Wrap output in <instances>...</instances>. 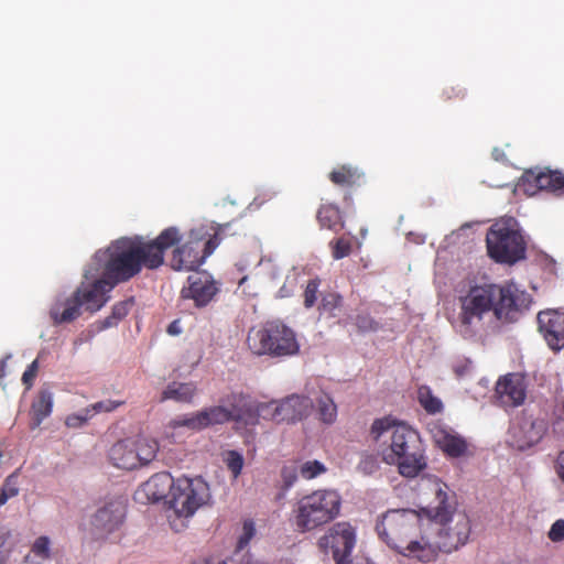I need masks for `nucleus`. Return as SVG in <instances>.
Returning <instances> with one entry per match:
<instances>
[{
	"label": "nucleus",
	"mask_w": 564,
	"mask_h": 564,
	"mask_svg": "<svg viewBox=\"0 0 564 564\" xmlns=\"http://www.w3.org/2000/svg\"><path fill=\"white\" fill-rule=\"evenodd\" d=\"M355 542V530L348 522L335 523L319 540L322 546L332 550L336 564H350V554Z\"/></svg>",
	"instance_id": "nucleus-13"
},
{
	"label": "nucleus",
	"mask_w": 564,
	"mask_h": 564,
	"mask_svg": "<svg viewBox=\"0 0 564 564\" xmlns=\"http://www.w3.org/2000/svg\"><path fill=\"white\" fill-rule=\"evenodd\" d=\"M230 422L227 410L219 405L205 408L191 414H184L173 419L169 426L171 429L186 427L191 431H202L212 425Z\"/></svg>",
	"instance_id": "nucleus-15"
},
{
	"label": "nucleus",
	"mask_w": 564,
	"mask_h": 564,
	"mask_svg": "<svg viewBox=\"0 0 564 564\" xmlns=\"http://www.w3.org/2000/svg\"><path fill=\"white\" fill-rule=\"evenodd\" d=\"M538 329L547 346L560 351L564 348V312L558 310H544L536 316Z\"/></svg>",
	"instance_id": "nucleus-17"
},
{
	"label": "nucleus",
	"mask_w": 564,
	"mask_h": 564,
	"mask_svg": "<svg viewBox=\"0 0 564 564\" xmlns=\"http://www.w3.org/2000/svg\"><path fill=\"white\" fill-rule=\"evenodd\" d=\"M135 458L139 460V467L151 463L158 454L159 444L155 440L139 437L133 440Z\"/></svg>",
	"instance_id": "nucleus-29"
},
{
	"label": "nucleus",
	"mask_w": 564,
	"mask_h": 564,
	"mask_svg": "<svg viewBox=\"0 0 564 564\" xmlns=\"http://www.w3.org/2000/svg\"><path fill=\"white\" fill-rule=\"evenodd\" d=\"M519 185L528 195H534L539 191H546L555 194L556 196H563L564 173L552 170H529L521 176Z\"/></svg>",
	"instance_id": "nucleus-14"
},
{
	"label": "nucleus",
	"mask_w": 564,
	"mask_h": 564,
	"mask_svg": "<svg viewBox=\"0 0 564 564\" xmlns=\"http://www.w3.org/2000/svg\"><path fill=\"white\" fill-rule=\"evenodd\" d=\"M435 441L437 446L449 457L463 456L468 447L463 436L445 430H440L435 434Z\"/></svg>",
	"instance_id": "nucleus-23"
},
{
	"label": "nucleus",
	"mask_w": 564,
	"mask_h": 564,
	"mask_svg": "<svg viewBox=\"0 0 564 564\" xmlns=\"http://www.w3.org/2000/svg\"><path fill=\"white\" fill-rule=\"evenodd\" d=\"M380 455L386 464L395 466L405 478H415L427 467L420 434L405 424L394 426L390 443L381 449Z\"/></svg>",
	"instance_id": "nucleus-5"
},
{
	"label": "nucleus",
	"mask_w": 564,
	"mask_h": 564,
	"mask_svg": "<svg viewBox=\"0 0 564 564\" xmlns=\"http://www.w3.org/2000/svg\"><path fill=\"white\" fill-rule=\"evenodd\" d=\"M207 564V563H206Z\"/></svg>",
	"instance_id": "nucleus-58"
},
{
	"label": "nucleus",
	"mask_w": 564,
	"mask_h": 564,
	"mask_svg": "<svg viewBox=\"0 0 564 564\" xmlns=\"http://www.w3.org/2000/svg\"><path fill=\"white\" fill-rule=\"evenodd\" d=\"M316 219L322 228L338 232L344 228L343 213L334 203H323L317 209Z\"/></svg>",
	"instance_id": "nucleus-24"
},
{
	"label": "nucleus",
	"mask_w": 564,
	"mask_h": 564,
	"mask_svg": "<svg viewBox=\"0 0 564 564\" xmlns=\"http://www.w3.org/2000/svg\"><path fill=\"white\" fill-rule=\"evenodd\" d=\"M227 468L231 471L234 478H237L243 467V457L236 451H229L226 458Z\"/></svg>",
	"instance_id": "nucleus-38"
},
{
	"label": "nucleus",
	"mask_w": 564,
	"mask_h": 564,
	"mask_svg": "<svg viewBox=\"0 0 564 564\" xmlns=\"http://www.w3.org/2000/svg\"><path fill=\"white\" fill-rule=\"evenodd\" d=\"M379 538L399 554L424 562L426 518L413 509H391L377 522Z\"/></svg>",
	"instance_id": "nucleus-4"
},
{
	"label": "nucleus",
	"mask_w": 564,
	"mask_h": 564,
	"mask_svg": "<svg viewBox=\"0 0 564 564\" xmlns=\"http://www.w3.org/2000/svg\"><path fill=\"white\" fill-rule=\"evenodd\" d=\"M209 500V485L200 476H182L175 479L169 503L178 518H189Z\"/></svg>",
	"instance_id": "nucleus-11"
},
{
	"label": "nucleus",
	"mask_w": 564,
	"mask_h": 564,
	"mask_svg": "<svg viewBox=\"0 0 564 564\" xmlns=\"http://www.w3.org/2000/svg\"><path fill=\"white\" fill-rule=\"evenodd\" d=\"M19 476L17 473L9 475L0 488V506L19 494Z\"/></svg>",
	"instance_id": "nucleus-32"
},
{
	"label": "nucleus",
	"mask_w": 564,
	"mask_h": 564,
	"mask_svg": "<svg viewBox=\"0 0 564 564\" xmlns=\"http://www.w3.org/2000/svg\"><path fill=\"white\" fill-rule=\"evenodd\" d=\"M379 468V460L375 455H365L357 466L358 471L367 476L373 475Z\"/></svg>",
	"instance_id": "nucleus-39"
},
{
	"label": "nucleus",
	"mask_w": 564,
	"mask_h": 564,
	"mask_svg": "<svg viewBox=\"0 0 564 564\" xmlns=\"http://www.w3.org/2000/svg\"><path fill=\"white\" fill-rule=\"evenodd\" d=\"M344 306L343 296L334 291L322 293L321 303L317 307L319 316L336 318L340 315Z\"/></svg>",
	"instance_id": "nucleus-28"
},
{
	"label": "nucleus",
	"mask_w": 564,
	"mask_h": 564,
	"mask_svg": "<svg viewBox=\"0 0 564 564\" xmlns=\"http://www.w3.org/2000/svg\"><path fill=\"white\" fill-rule=\"evenodd\" d=\"M319 285L321 280L318 278L312 279L307 282L303 294L305 308H312L316 304Z\"/></svg>",
	"instance_id": "nucleus-36"
},
{
	"label": "nucleus",
	"mask_w": 564,
	"mask_h": 564,
	"mask_svg": "<svg viewBox=\"0 0 564 564\" xmlns=\"http://www.w3.org/2000/svg\"><path fill=\"white\" fill-rule=\"evenodd\" d=\"M332 256L334 259L339 260L350 254L352 245L347 238L340 237L329 242Z\"/></svg>",
	"instance_id": "nucleus-34"
},
{
	"label": "nucleus",
	"mask_w": 564,
	"mask_h": 564,
	"mask_svg": "<svg viewBox=\"0 0 564 564\" xmlns=\"http://www.w3.org/2000/svg\"><path fill=\"white\" fill-rule=\"evenodd\" d=\"M417 399L421 406L429 414H437L443 411V403L440 398L435 397L427 386H421L417 390Z\"/></svg>",
	"instance_id": "nucleus-30"
},
{
	"label": "nucleus",
	"mask_w": 564,
	"mask_h": 564,
	"mask_svg": "<svg viewBox=\"0 0 564 564\" xmlns=\"http://www.w3.org/2000/svg\"><path fill=\"white\" fill-rule=\"evenodd\" d=\"M282 478H283V481H284V487L285 489H289L293 486V484L296 481V474L294 470H291V469H288V468H284L282 470Z\"/></svg>",
	"instance_id": "nucleus-48"
},
{
	"label": "nucleus",
	"mask_w": 564,
	"mask_h": 564,
	"mask_svg": "<svg viewBox=\"0 0 564 564\" xmlns=\"http://www.w3.org/2000/svg\"><path fill=\"white\" fill-rule=\"evenodd\" d=\"M513 218L496 221L486 235L489 257L498 263L513 264L525 254V242Z\"/></svg>",
	"instance_id": "nucleus-10"
},
{
	"label": "nucleus",
	"mask_w": 564,
	"mask_h": 564,
	"mask_svg": "<svg viewBox=\"0 0 564 564\" xmlns=\"http://www.w3.org/2000/svg\"><path fill=\"white\" fill-rule=\"evenodd\" d=\"M318 419L325 424H333L337 419V405L328 394L316 400Z\"/></svg>",
	"instance_id": "nucleus-31"
},
{
	"label": "nucleus",
	"mask_w": 564,
	"mask_h": 564,
	"mask_svg": "<svg viewBox=\"0 0 564 564\" xmlns=\"http://www.w3.org/2000/svg\"><path fill=\"white\" fill-rule=\"evenodd\" d=\"M466 96V89L460 85H446L442 90V98L444 100H460Z\"/></svg>",
	"instance_id": "nucleus-42"
},
{
	"label": "nucleus",
	"mask_w": 564,
	"mask_h": 564,
	"mask_svg": "<svg viewBox=\"0 0 564 564\" xmlns=\"http://www.w3.org/2000/svg\"><path fill=\"white\" fill-rule=\"evenodd\" d=\"M133 304H134L133 297H130L128 300L118 302L117 304L113 305L112 311H111V315L118 322H120L122 318H124L128 315V313L130 312V310L133 306Z\"/></svg>",
	"instance_id": "nucleus-45"
},
{
	"label": "nucleus",
	"mask_w": 564,
	"mask_h": 564,
	"mask_svg": "<svg viewBox=\"0 0 564 564\" xmlns=\"http://www.w3.org/2000/svg\"><path fill=\"white\" fill-rule=\"evenodd\" d=\"M221 227L192 229L180 242L171 257V268L175 271H193L199 268L221 241ZM174 247V245L172 246Z\"/></svg>",
	"instance_id": "nucleus-9"
},
{
	"label": "nucleus",
	"mask_w": 564,
	"mask_h": 564,
	"mask_svg": "<svg viewBox=\"0 0 564 564\" xmlns=\"http://www.w3.org/2000/svg\"><path fill=\"white\" fill-rule=\"evenodd\" d=\"M53 410V394L46 389L39 391L31 406V424L32 430L39 427L44 419L51 415Z\"/></svg>",
	"instance_id": "nucleus-25"
},
{
	"label": "nucleus",
	"mask_w": 564,
	"mask_h": 564,
	"mask_svg": "<svg viewBox=\"0 0 564 564\" xmlns=\"http://www.w3.org/2000/svg\"><path fill=\"white\" fill-rule=\"evenodd\" d=\"M217 564H227L226 561H219Z\"/></svg>",
	"instance_id": "nucleus-57"
},
{
	"label": "nucleus",
	"mask_w": 564,
	"mask_h": 564,
	"mask_svg": "<svg viewBox=\"0 0 564 564\" xmlns=\"http://www.w3.org/2000/svg\"><path fill=\"white\" fill-rule=\"evenodd\" d=\"M115 286L102 275L91 284L82 285L70 296L56 299L50 308L53 323L58 325L73 322L79 317L82 306L91 313L99 311L108 302V293Z\"/></svg>",
	"instance_id": "nucleus-6"
},
{
	"label": "nucleus",
	"mask_w": 564,
	"mask_h": 564,
	"mask_svg": "<svg viewBox=\"0 0 564 564\" xmlns=\"http://www.w3.org/2000/svg\"><path fill=\"white\" fill-rule=\"evenodd\" d=\"M344 202L347 204V205H350L351 204V196H350V193H346L345 196H344Z\"/></svg>",
	"instance_id": "nucleus-55"
},
{
	"label": "nucleus",
	"mask_w": 564,
	"mask_h": 564,
	"mask_svg": "<svg viewBox=\"0 0 564 564\" xmlns=\"http://www.w3.org/2000/svg\"><path fill=\"white\" fill-rule=\"evenodd\" d=\"M547 535L552 542L563 541L564 540V520L563 519L556 520L552 524Z\"/></svg>",
	"instance_id": "nucleus-46"
},
{
	"label": "nucleus",
	"mask_w": 564,
	"mask_h": 564,
	"mask_svg": "<svg viewBox=\"0 0 564 564\" xmlns=\"http://www.w3.org/2000/svg\"><path fill=\"white\" fill-rule=\"evenodd\" d=\"M90 417H93L91 410L86 408L83 413L68 415L66 417L65 424L68 427L77 429L83 426Z\"/></svg>",
	"instance_id": "nucleus-43"
},
{
	"label": "nucleus",
	"mask_w": 564,
	"mask_h": 564,
	"mask_svg": "<svg viewBox=\"0 0 564 564\" xmlns=\"http://www.w3.org/2000/svg\"><path fill=\"white\" fill-rule=\"evenodd\" d=\"M341 497L336 490L319 489L300 498L293 508V519L300 532H310L339 516Z\"/></svg>",
	"instance_id": "nucleus-7"
},
{
	"label": "nucleus",
	"mask_w": 564,
	"mask_h": 564,
	"mask_svg": "<svg viewBox=\"0 0 564 564\" xmlns=\"http://www.w3.org/2000/svg\"><path fill=\"white\" fill-rule=\"evenodd\" d=\"M31 552L35 557L40 560H48L51 558V540L46 535H41L33 542L31 546Z\"/></svg>",
	"instance_id": "nucleus-35"
},
{
	"label": "nucleus",
	"mask_w": 564,
	"mask_h": 564,
	"mask_svg": "<svg viewBox=\"0 0 564 564\" xmlns=\"http://www.w3.org/2000/svg\"><path fill=\"white\" fill-rule=\"evenodd\" d=\"M256 534V528L252 520H246L242 525V534L237 543V552L242 551Z\"/></svg>",
	"instance_id": "nucleus-41"
},
{
	"label": "nucleus",
	"mask_w": 564,
	"mask_h": 564,
	"mask_svg": "<svg viewBox=\"0 0 564 564\" xmlns=\"http://www.w3.org/2000/svg\"><path fill=\"white\" fill-rule=\"evenodd\" d=\"M167 333L170 335H177V334H180V328H178L177 322H173V323H171L169 325Z\"/></svg>",
	"instance_id": "nucleus-53"
},
{
	"label": "nucleus",
	"mask_w": 564,
	"mask_h": 564,
	"mask_svg": "<svg viewBox=\"0 0 564 564\" xmlns=\"http://www.w3.org/2000/svg\"><path fill=\"white\" fill-rule=\"evenodd\" d=\"M329 181L339 187L351 189L360 187L366 182L362 171L350 164H341L328 174Z\"/></svg>",
	"instance_id": "nucleus-22"
},
{
	"label": "nucleus",
	"mask_w": 564,
	"mask_h": 564,
	"mask_svg": "<svg viewBox=\"0 0 564 564\" xmlns=\"http://www.w3.org/2000/svg\"><path fill=\"white\" fill-rule=\"evenodd\" d=\"M175 479L167 471L156 473L151 476L141 487L147 499L153 502L172 498Z\"/></svg>",
	"instance_id": "nucleus-20"
},
{
	"label": "nucleus",
	"mask_w": 564,
	"mask_h": 564,
	"mask_svg": "<svg viewBox=\"0 0 564 564\" xmlns=\"http://www.w3.org/2000/svg\"><path fill=\"white\" fill-rule=\"evenodd\" d=\"M437 505L423 509L426 513L424 564L435 562L441 552L452 553L465 545L470 535V521L466 513L457 511L447 500V492L437 485Z\"/></svg>",
	"instance_id": "nucleus-3"
},
{
	"label": "nucleus",
	"mask_w": 564,
	"mask_h": 564,
	"mask_svg": "<svg viewBox=\"0 0 564 564\" xmlns=\"http://www.w3.org/2000/svg\"><path fill=\"white\" fill-rule=\"evenodd\" d=\"M197 387L193 382H171L162 392L161 400H174L176 402L189 403L196 394Z\"/></svg>",
	"instance_id": "nucleus-27"
},
{
	"label": "nucleus",
	"mask_w": 564,
	"mask_h": 564,
	"mask_svg": "<svg viewBox=\"0 0 564 564\" xmlns=\"http://www.w3.org/2000/svg\"><path fill=\"white\" fill-rule=\"evenodd\" d=\"M247 279H248L247 276H243V278L240 280V282H239V285H242V284L247 281Z\"/></svg>",
	"instance_id": "nucleus-56"
},
{
	"label": "nucleus",
	"mask_w": 564,
	"mask_h": 564,
	"mask_svg": "<svg viewBox=\"0 0 564 564\" xmlns=\"http://www.w3.org/2000/svg\"><path fill=\"white\" fill-rule=\"evenodd\" d=\"M37 368H39L37 360H34L28 366L26 370L23 372L22 382L25 384L26 388L32 387L33 381L37 373Z\"/></svg>",
	"instance_id": "nucleus-47"
},
{
	"label": "nucleus",
	"mask_w": 564,
	"mask_h": 564,
	"mask_svg": "<svg viewBox=\"0 0 564 564\" xmlns=\"http://www.w3.org/2000/svg\"><path fill=\"white\" fill-rule=\"evenodd\" d=\"M471 370V362L466 360L462 365L454 366V372L458 378H462L468 375Z\"/></svg>",
	"instance_id": "nucleus-50"
},
{
	"label": "nucleus",
	"mask_w": 564,
	"mask_h": 564,
	"mask_svg": "<svg viewBox=\"0 0 564 564\" xmlns=\"http://www.w3.org/2000/svg\"><path fill=\"white\" fill-rule=\"evenodd\" d=\"M496 393L502 405L518 406L525 399L523 380L518 375L508 373L498 380Z\"/></svg>",
	"instance_id": "nucleus-19"
},
{
	"label": "nucleus",
	"mask_w": 564,
	"mask_h": 564,
	"mask_svg": "<svg viewBox=\"0 0 564 564\" xmlns=\"http://www.w3.org/2000/svg\"><path fill=\"white\" fill-rule=\"evenodd\" d=\"M7 362L6 360H0V379L6 376Z\"/></svg>",
	"instance_id": "nucleus-54"
},
{
	"label": "nucleus",
	"mask_w": 564,
	"mask_h": 564,
	"mask_svg": "<svg viewBox=\"0 0 564 564\" xmlns=\"http://www.w3.org/2000/svg\"><path fill=\"white\" fill-rule=\"evenodd\" d=\"M220 405L227 410L229 421H240L250 412L248 398L243 393H230L220 400Z\"/></svg>",
	"instance_id": "nucleus-26"
},
{
	"label": "nucleus",
	"mask_w": 564,
	"mask_h": 564,
	"mask_svg": "<svg viewBox=\"0 0 564 564\" xmlns=\"http://www.w3.org/2000/svg\"><path fill=\"white\" fill-rule=\"evenodd\" d=\"M181 231L171 226L158 237L145 240L143 237H123L111 242L106 250L95 254L98 261H105L104 273L112 285L127 282L138 275L143 268L156 270L164 264L165 251L180 242Z\"/></svg>",
	"instance_id": "nucleus-2"
},
{
	"label": "nucleus",
	"mask_w": 564,
	"mask_h": 564,
	"mask_svg": "<svg viewBox=\"0 0 564 564\" xmlns=\"http://www.w3.org/2000/svg\"><path fill=\"white\" fill-rule=\"evenodd\" d=\"M218 292V286L213 276L206 271H196L188 275L187 285L183 286L181 296L184 300H193L196 307H205Z\"/></svg>",
	"instance_id": "nucleus-16"
},
{
	"label": "nucleus",
	"mask_w": 564,
	"mask_h": 564,
	"mask_svg": "<svg viewBox=\"0 0 564 564\" xmlns=\"http://www.w3.org/2000/svg\"><path fill=\"white\" fill-rule=\"evenodd\" d=\"M325 470V466L318 460H308L301 466V475L305 479H312Z\"/></svg>",
	"instance_id": "nucleus-40"
},
{
	"label": "nucleus",
	"mask_w": 564,
	"mask_h": 564,
	"mask_svg": "<svg viewBox=\"0 0 564 564\" xmlns=\"http://www.w3.org/2000/svg\"><path fill=\"white\" fill-rule=\"evenodd\" d=\"M247 346L256 356L285 358L300 350L295 332L281 321H268L248 332Z\"/></svg>",
	"instance_id": "nucleus-8"
},
{
	"label": "nucleus",
	"mask_w": 564,
	"mask_h": 564,
	"mask_svg": "<svg viewBox=\"0 0 564 564\" xmlns=\"http://www.w3.org/2000/svg\"><path fill=\"white\" fill-rule=\"evenodd\" d=\"M119 322L110 314L109 316H107L106 318L99 321L96 323V326H97V329L99 332L101 330H105L107 328H110V327H113L118 324Z\"/></svg>",
	"instance_id": "nucleus-49"
},
{
	"label": "nucleus",
	"mask_w": 564,
	"mask_h": 564,
	"mask_svg": "<svg viewBox=\"0 0 564 564\" xmlns=\"http://www.w3.org/2000/svg\"><path fill=\"white\" fill-rule=\"evenodd\" d=\"M355 325L360 333L377 332L379 329V323L369 314H358L355 318Z\"/></svg>",
	"instance_id": "nucleus-37"
},
{
	"label": "nucleus",
	"mask_w": 564,
	"mask_h": 564,
	"mask_svg": "<svg viewBox=\"0 0 564 564\" xmlns=\"http://www.w3.org/2000/svg\"><path fill=\"white\" fill-rule=\"evenodd\" d=\"M313 409V401L305 395L292 394L281 402L271 401L261 404L258 412L264 419L274 422H296L307 417Z\"/></svg>",
	"instance_id": "nucleus-12"
},
{
	"label": "nucleus",
	"mask_w": 564,
	"mask_h": 564,
	"mask_svg": "<svg viewBox=\"0 0 564 564\" xmlns=\"http://www.w3.org/2000/svg\"><path fill=\"white\" fill-rule=\"evenodd\" d=\"M556 473L558 478L564 482V451L558 454L556 462Z\"/></svg>",
	"instance_id": "nucleus-51"
},
{
	"label": "nucleus",
	"mask_w": 564,
	"mask_h": 564,
	"mask_svg": "<svg viewBox=\"0 0 564 564\" xmlns=\"http://www.w3.org/2000/svg\"><path fill=\"white\" fill-rule=\"evenodd\" d=\"M401 423H395L390 417H381L373 421L370 435L375 441H379L380 437L387 432H393L394 426L400 425Z\"/></svg>",
	"instance_id": "nucleus-33"
},
{
	"label": "nucleus",
	"mask_w": 564,
	"mask_h": 564,
	"mask_svg": "<svg viewBox=\"0 0 564 564\" xmlns=\"http://www.w3.org/2000/svg\"><path fill=\"white\" fill-rule=\"evenodd\" d=\"M458 325L464 337H475L492 316L502 324L516 323L529 310L532 297L513 283H482L469 286L459 299Z\"/></svg>",
	"instance_id": "nucleus-1"
},
{
	"label": "nucleus",
	"mask_w": 564,
	"mask_h": 564,
	"mask_svg": "<svg viewBox=\"0 0 564 564\" xmlns=\"http://www.w3.org/2000/svg\"><path fill=\"white\" fill-rule=\"evenodd\" d=\"M134 442L132 438H127L113 444L109 451V459L113 466L127 470H132L139 467V460L135 458Z\"/></svg>",
	"instance_id": "nucleus-21"
},
{
	"label": "nucleus",
	"mask_w": 564,
	"mask_h": 564,
	"mask_svg": "<svg viewBox=\"0 0 564 564\" xmlns=\"http://www.w3.org/2000/svg\"><path fill=\"white\" fill-rule=\"evenodd\" d=\"M126 507L120 500H111L98 508L90 524L95 533L104 536L117 530L123 522Z\"/></svg>",
	"instance_id": "nucleus-18"
},
{
	"label": "nucleus",
	"mask_w": 564,
	"mask_h": 564,
	"mask_svg": "<svg viewBox=\"0 0 564 564\" xmlns=\"http://www.w3.org/2000/svg\"><path fill=\"white\" fill-rule=\"evenodd\" d=\"M11 533L9 530L0 528V547L4 546L9 541Z\"/></svg>",
	"instance_id": "nucleus-52"
},
{
	"label": "nucleus",
	"mask_w": 564,
	"mask_h": 564,
	"mask_svg": "<svg viewBox=\"0 0 564 564\" xmlns=\"http://www.w3.org/2000/svg\"><path fill=\"white\" fill-rule=\"evenodd\" d=\"M123 401H116V400H102L99 402H96L88 406L91 410V414L101 413V412H112L120 405H122Z\"/></svg>",
	"instance_id": "nucleus-44"
}]
</instances>
